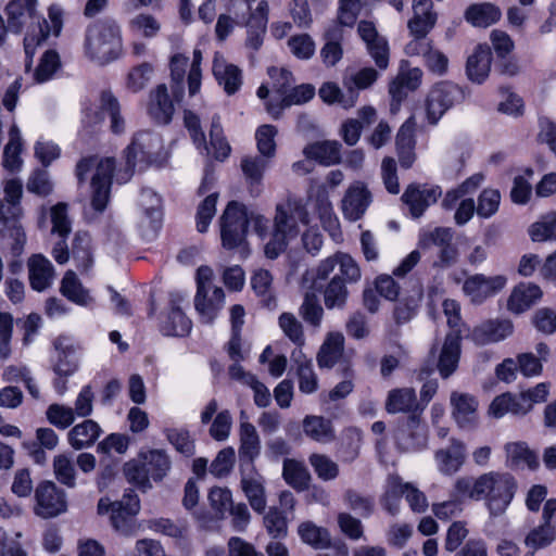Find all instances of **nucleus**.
<instances>
[{
	"instance_id": "f257e3e1",
	"label": "nucleus",
	"mask_w": 556,
	"mask_h": 556,
	"mask_svg": "<svg viewBox=\"0 0 556 556\" xmlns=\"http://www.w3.org/2000/svg\"><path fill=\"white\" fill-rule=\"evenodd\" d=\"M340 266L341 274L346 281L357 282L362 277V271L355 260L343 252H337L333 255L320 261L315 267H312L302 275L300 287L303 292V302L299 307V314L305 323L314 328L321 326L324 308L319 303L317 292L324 287L330 275Z\"/></svg>"
},
{
	"instance_id": "f03ea898",
	"label": "nucleus",
	"mask_w": 556,
	"mask_h": 556,
	"mask_svg": "<svg viewBox=\"0 0 556 556\" xmlns=\"http://www.w3.org/2000/svg\"><path fill=\"white\" fill-rule=\"evenodd\" d=\"M515 479L507 472L490 471L478 477L464 476L456 479L453 496L457 501H484L492 516L503 515L516 491Z\"/></svg>"
},
{
	"instance_id": "7ed1b4c3",
	"label": "nucleus",
	"mask_w": 556,
	"mask_h": 556,
	"mask_svg": "<svg viewBox=\"0 0 556 556\" xmlns=\"http://www.w3.org/2000/svg\"><path fill=\"white\" fill-rule=\"evenodd\" d=\"M300 224H309L306 204L299 198L288 195L275 206L270 238L264 245L265 256L269 260L277 258L300 235Z\"/></svg>"
},
{
	"instance_id": "20e7f679",
	"label": "nucleus",
	"mask_w": 556,
	"mask_h": 556,
	"mask_svg": "<svg viewBox=\"0 0 556 556\" xmlns=\"http://www.w3.org/2000/svg\"><path fill=\"white\" fill-rule=\"evenodd\" d=\"M83 51L85 56L99 65L117 60L123 53L122 28L111 17L89 23L84 33Z\"/></svg>"
},
{
	"instance_id": "39448f33",
	"label": "nucleus",
	"mask_w": 556,
	"mask_h": 556,
	"mask_svg": "<svg viewBox=\"0 0 556 556\" xmlns=\"http://www.w3.org/2000/svg\"><path fill=\"white\" fill-rule=\"evenodd\" d=\"M115 167L113 159L81 160L76 166L79 181H85L91 173V205L97 212H103L110 199L112 174Z\"/></svg>"
},
{
	"instance_id": "423d86ee",
	"label": "nucleus",
	"mask_w": 556,
	"mask_h": 556,
	"mask_svg": "<svg viewBox=\"0 0 556 556\" xmlns=\"http://www.w3.org/2000/svg\"><path fill=\"white\" fill-rule=\"evenodd\" d=\"M54 358L52 370L56 375L54 389L63 395L67 391V379L79 368L78 353L81 345L72 338L60 336L53 342Z\"/></svg>"
},
{
	"instance_id": "0eeeda50",
	"label": "nucleus",
	"mask_w": 556,
	"mask_h": 556,
	"mask_svg": "<svg viewBox=\"0 0 556 556\" xmlns=\"http://www.w3.org/2000/svg\"><path fill=\"white\" fill-rule=\"evenodd\" d=\"M34 514L41 519H52L67 511V495L52 481H42L34 494Z\"/></svg>"
},
{
	"instance_id": "6e6552de",
	"label": "nucleus",
	"mask_w": 556,
	"mask_h": 556,
	"mask_svg": "<svg viewBox=\"0 0 556 556\" xmlns=\"http://www.w3.org/2000/svg\"><path fill=\"white\" fill-rule=\"evenodd\" d=\"M463 100L462 89L448 81L434 85L426 99V118L430 125H437L442 116Z\"/></svg>"
},
{
	"instance_id": "1a4fd4ad",
	"label": "nucleus",
	"mask_w": 556,
	"mask_h": 556,
	"mask_svg": "<svg viewBox=\"0 0 556 556\" xmlns=\"http://www.w3.org/2000/svg\"><path fill=\"white\" fill-rule=\"evenodd\" d=\"M248 227V214L244 207L230 202L220 217V237L224 248L235 249L240 247L245 239Z\"/></svg>"
},
{
	"instance_id": "9d476101",
	"label": "nucleus",
	"mask_w": 556,
	"mask_h": 556,
	"mask_svg": "<svg viewBox=\"0 0 556 556\" xmlns=\"http://www.w3.org/2000/svg\"><path fill=\"white\" fill-rule=\"evenodd\" d=\"M162 150L163 141L156 134L150 131L137 132L125 150L128 169L132 170L137 162H157Z\"/></svg>"
},
{
	"instance_id": "9b49d317",
	"label": "nucleus",
	"mask_w": 556,
	"mask_h": 556,
	"mask_svg": "<svg viewBox=\"0 0 556 556\" xmlns=\"http://www.w3.org/2000/svg\"><path fill=\"white\" fill-rule=\"evenodd\" d=\"M140 511V501L134 492H127L121 501L114 502V511L110 516L111 525L115 531L125 536L137 533L139 526L136 516Z\"/></svg>"
},
{
	"instance_id": "f8f14e48",
	"label": "nucleus",
	"mask_w": 556,
	"mask_h": 556,
	"mask_svg": "<svg viewBox=\"0 0 556 556\" xmlns=\"http://www.w3.org/2000/svg\"><path fill=\"white\" fill-rule=\"evenodd\" d=\"M357 35L376 66L384 71L389 66L390 60V47L387 38L378 31L374 22L367 20L358 22Z\"/></svg>"
},
{
	"instance_id": "ddd939ff",
	"label": "nucleus",
	"mask_w": 556,
	"mask_h": 556,
	"mask_svg": "<svg viewBox=\"0 0 556 556\" xmlns=\"http://www.w3.org/2000/svg\"><path fill=\"white\" fill-rule=\"evenodd\" d=\"M240 488L251 508L263 514L267 507L265 478L255 469L253 463L241 466Z\"/></svg>"
},
{
	"instance_id": "4468645a",
	"label": "nucleus",
	"mask_w": 556,
	"mask_h": 556,
	"mask_svg": "<svg viewBox=\"0 0 556 556\" xmlns=\"http://www.w3.org/2000/svg\"><path fill=\"white\" fill-rule=\"evenodd\" d=\"M405 53L408 56H421L427 70L437 76L447 73L448 58L430 39L408 41L405 46Z\"/></svg>"
},
{
	"instance_id": "2eb2a0df",
	"label": "nucleus",
	"mask_w": 556,
	"mask_h": 556,
	"mask_svg": "<svg viewBox=\"0 0 556 556\" xmlns=\"http://www.w3.org/2000/svg\"><path fill=\"white\" fill-rule=\"evenodd\" d=\"M413 16L407 22L412 40L427 39V35L434 28L438 13L431 0H412Z\"/></svg>"
},
{
	"instance_id": "dca6fc26",
	"label": "nucleus",
	"mask_w": 556,
	"mask_h": 556,
	"mask_svg": "<svg viewBox=\"0 0 556 556\" xmlns=\"http://www.w3.org/2000/svg\"><path fill=\"white\" fill-rule=\"evenodd\" d=\"M507 283V278L503 275L484 276L476 274L468 277L463 285L464 293L473 303H482L490 296L504 289Z\"/></svg>"
},
{
	"instance_id": "f3484780",
	"label": "nucleus",
	"mask_w": 556,
	"mask_h": 556,
	"mask_svg": "<svg viewBox=\"0 0 556 556\" xmlns=\"http://www.w3.org/2000/svg\"><path fill=\"white\" fill-rule=\"evenodd\" d=\"M139 205L142 215L139 228L144 238L153 237L161 226L162 211L161 198L151 189H143L140 193Z\"/></svg>"
},
{
	"instance_id": "a211bd4d",
	"label": "nucleus",
	"mask_w": 556,
	"mask_h": 556,
	"mask_svg": "<svg viewBox=\"0 0 556 556\" xmlns=\"http://www.w3.org/2000/svg\"><path fill=\"white\" fill-rule=\"evenodd\" d=\"M442 195L439 186L409 185L402 194L403 202L408 206L413 217H420Z\"/></svg>"
},
{
	"instance_id": "6ab92c4d",
	"label": "nucleus",
	"mask_w": 556,
	"mask_h": 556,
	"mask_svg": "<svg viewBox=\"0 0 556 556\" xmlns=\"http://www.w3.org/2000/svg\"><path fill=\"white\" fill-rule=\"evenodd\" d=\"M370 203L371 193L367 186L362 181H355L349 186L342 198V213L351 222L358 220L363 217Z\"/></svg>"
},
{
	"instance_id": "aec40b11",
	"label": "nucleus",
	"mask_w": 556,
	"mask_h": 556,
	"mask_svg": "<svg viewBox=\"0 0 556 556\" xmlns=\"http://www.w3.org/2000/svg\"><path fill=\"white\" fill-rule=\"evenodd\" d=\"M452 417L460 428H472L478 424L479 402L472 394L453 391L450 397Z\"/></svg>"
},
{
	"instance_id": "412c9836",
	"label": "nucleus",
	"mask_w": 556,
	"mask_h": 556,
	"mask_svg": "<svg viewBox=\"0 0 556 556\" xmlns=\"http://www.w3.org/2000/svg\"><path fill=\"white\" fill-rule=\"evenodd\" d=\"M51 225V237H68L72 232V219L68 214V205L59 202L50 207H41L39 226Z\"/></svg>"
},
{
	"instance_id": "4be33fe9",
	"label": "nucleus",
	"mask_w": 556,
	"mask_h": 556,
	"mask_svg": "<svg viewBox=\"0 0 556 556\" xmlns=\"http://www.w3.org/2000/svg\"><path fill=\"white\" fill-rule=\"evenodd\" d=\"M307 201L314 204L325 229L336 236L339 232L340 225L333 214L326 188L321 185L312 184L307 191Z\"/></svg>"
},
{
	"instance_id": "5701e85b",
	"label": "nucleus",
	"mask_w": 556,
	"mask_h": 556,
	"mask_svg": "<svg viewBox=\"0 0 556 556\" xmlns=\"http://www.w3.org/2000/svg\"><path fill=\"white\" fill-rule=\"evenodd\" d=\"M212 72L218 85L228 94H235L242 85L241 70L229 63L223 54L216 52L213 60Z\"/></svg>"
},
{
	"instance_id": "b1692460",
	"label": "nucleus",
	"mask_w": 556,
	"mask_h": 556,
	"mask_svg": "<svg viewBox=\"0 0 556 556\" xmlns=\"http://www.w3.org/2000/svg\"><path fill=\"white\" fill-rule=\"evenodd\" d=\"M438 470L444 476H452L460 470L466 460V446L462 441L451 440L450 445L434 453Z\"/></svg>"
},
{
	"instance_id": "393cba45",
	"label": "nucleus",
	"mask_w": 556,
	"mask_h": 556,
	"mask_svg": "<svg viewBox=\"0 0 556 556\" xmlns=\"http://www.w3.org/2000/svg\"><path fill=\"white\" fill-rule=\"evenodd\" d=\"M225 303V293L222 288L206 291H197L194 308L204 324H213Z\"/></svg>"
},
{
	"instance_id": "a878e982",
	"label": "nucleus",
	"mask_w": 556,
	"mask_h": 556,
	"mask_svg": "<svg viewBox=\"0 0 556 556\" xmlns=\"http://www.w3.org/2000/svg\"><path fill=\"white\" fill-rule=\"evenodd\" d=\"M175 102H178L174 96H169L165 84L155 87L150 93L148 112L150 116L161 124L170 122L175 112Z\"/></svg>"
},
{
	"instance_id": "bb28decb",
	"label": "nucleus",
	"mask_w": 556,
	"mask_h": 556,
	"mask_svg": "<svg viewBox=\"0 0 556 556\" xmlns=\"http://www.w3.org/2000/svg\"><path fill=\"white\" fill-rule=\"evenodd\" d=\"M543 295L541 288L531 282L517 285L507 299V309L513 314H521L528 311Z\"/></svg>"
},
{
	"instance_id": "cd10ccee",
	"label": "nucleus",
	"mask_w": 556,
	"mask_h": 556,
	"mask_svg": "<svg viewBox=\"0 0 556 556\" xmlns=\"http://www.w3.org/2000/svg\"><path fill=\"white\" fill-rule=\"evenodd\" d=\"M397 446L405 452L422 448L427 444V435L416 416H412L407 422L397 428L395 433Z\"/></svg>"
},
{
	"instance_id": "c85d7f7f",
	"label": "nucleus",
	"mask_w": 556,
	"mask_h": 556,
	"mask_svg": "<svg viewBox=\"0 0 556 556\" xmlns=\"http://www.w3.org/2000/svg\"><path fill=\"white\" fill-rule=\"evenodd\" d=\"M459 332V330H453L445 337L438 361V369L443 378H448L457 368L460 356Z\"/></svg>"
},
{
	"instance_id": "c756f323",
	"label": "nucleus",
	"mask_w": 556,
	"mask_h": 556,
	"mask_svg": "<svg viewBox=\"0 0 556 556\" xmlns=\"http://www.w3.org/2000/svg\"><path fill=\"white\" fill-rule=\"evenodd\" d=\"M346 283L351 282L345 280L340 269L339 274L333 271L324 282L320 291H323L324 304L328 309L344 307L349 298Z\"/></svg>"
},
{
	"instance_id": "7c9ffc66",
	"label": "nucleus",
	"mask_w": 556,
	"mask_h": 556,
	"mask_svg": "<svg viewBox=\"0 0 556 556\" xmlns=\"http://www.w3.org/2000/svg\"><path fill=\"white\" fill-rule=\"evenodd\" d=\"M48 17L50 25L45 21L46 29L40 28V36L27 35L24 39V48L25 52L28 56H31L35 52L36 46L40 45L45 41L51 34L54 36H59L62 27H63V10L56 5L52 4L48 10Z\"/></svg>"
},
{
	"instance_id": "2f4dec72",
	"label": "nucleus",
	"mask_w": 556,
	"mask_h": 556,
	"mask_svg": "<svg viewBox=\"0 0 556 556\" xmlns=\"http://www.w3.org/2000/svg\"><path fill=\"white\" fill-rule=\"evenodd\" d=\"M315 96V88L312 85H300L293 88L289 93L282 96V98L274 102L270 100L266 103V111L274 118H278L281 115L283 109L291 105H300L308 102Z\"/></svg>"
},
{
	"instance_id": "473e14b6",
	"label": "nucleus",
	"mask_w": 556,
	"mask_h": 556,
	"mask_svg": "<svg viewBox=\"0 0 556 556\" xmlns=\"http://www.w3.org/2000/svg\"><path fill=\"white\" fill-rule=\"evenodd\" d=\"M27 265L31 288L36 291L47 289L54 276V268L51 262L41 254H35L28 260Z\"/></svg>"
},
{
	"instance_id": "72a5a7b5",
	"label": "nucleus",
	"mask_w": 556,
	"mask_h": 556,
	"mask_svg": "<svg viewBox=\"0 0 556 556\" xmlns=\"http://www.w3.org/2000/svg\"><path fill=\"white\" fill-rule=\"evenodd\" d=\"M341 144L334 140L318 141L307 144L303 153L307 160H314L321 165L330 166L341 161Z\"/></svg>"
},
{
	"instance_id": "f704fd0d",
	"label": "nucleus",
	"mask_w": 556,
	"mask_h": 556,
	"mask_svg": "<svg viewBox=\"0 0 556 556\" xmlns=\"http://www.w3.org/2000/svg\"><path fill=\"white\" fill-rule=\"evenodd\" d=\"M514 331L510 320H490L475 328L473 340L479 344L498 342L509 337Z\"/></svg>"
},
{
	"instance_id": "c9c22d12",
	"label": "nucleus",
	"mask_w": 556,
	"mask_h": 556,
	"mask_svg": "<svg viewBox=\"0 0 556 556\" xmlns=\"http://www.w3.org/2000/svg\"><path fill=\"white\" fill-rule=\"evenodd\" d=\"M344 336L341 332H329L317 353L320 368H332L343 355Z\"/></svg>"
},
{
	"instance_id": "e433bc0d",
	"label": "nucleus",
	"mask_w": 556,
	"mask_h": 556,
	"mask_svg": "<svg viewBox=\"0 0 556 556\" xmlns=\"http://www.w3.org/2000/svg\"><path fill=\"white\" fill-rule=\"evenodd\" d=\"M386 409L390 414L417 412L420 408L415 390L413 388L391 390L386 400Z\"/></svg>"
},
{
	"instance_id": "4c0bfd02",
	"label": "nucleus",
	"mask_w": 556,
	"mask_h": 556,
	"mask_svg": "<svg viewBox=\"0 0 556 556\" xmlns=\"http://www.w3.org/2000/svg\"><path fill=\"white\" fill-rule=\"evenodd\" d=\"M100 434V426L91 419H86L68 431L67 441L74 450L79 451L91 446Z\"/></svg>"
},
{
	"instance_id": "58836bf2",
	"label": "nucleus",
	"mask_w": 556,
	"mask_h": 556,
	"mask_svg": "<svg viewBox=\"0 0 556 556\" xmlns=\"http://www.w3.org/2000/svg\"><path fill=\"white\" fill-rule=\"evenodd\" d=\"M182 300L184 298L178 294L174 295L172 299L170 312L162 325V331L166 336L182 337L188 334L191 330V320L185 315L179 306V302Z\"/></svg>"
},
{
	"instance_id": "ea45409f",
	"label": "nucleus",
	"mask_w": 556,
	"mask_h": 556,
	"mask_svg": "<svg viewBox=\"0 0 556 556\" xmlns=\"http://www.w3.org/2000/svg\"><path fill=\"white\" fill-rule=\"evenodd\" d=\"M464 16L475 27H489L500 21L502 11L490 2L473 3L466 9Z\"/></svg>"
},
{
	"instance_id": "a19ab883",
	"label": "nucleus",
	"mask_w": 556,
	"mask_h": 556,
	"mask_svg": "<svg viewBox=\"0 0 556 556\" xmlns=\"http://www.w3.org/2000/svg\"><path fill=\"white\" fill-rule=\"evenodd\" d=\"M283 480L298 492L308 489L312 476L303 462L286 458L282 466Z\"/></svg>"
},
{
	"instance_id": "79ce46f5",
	"label": "nucleus",
	"mask_w": 556,
	"mask_h": 556,
	"mask_svg": "<svg viewBox=\"0 0 556 556\" xmlns=\"http://www.w3.org/2000/svg\"><path fill=\"white\" fill-rule=\"evenodd\" d=\"M492 54L488 46H478L467 60V75L475 83H482L489 75Z\"/></svg>"
},
{
	"instance_id": "37998d69",
	"label": "nucleus",
	"mask_w": 556,
	"mask_h": 556,
	"mask_svg": "<svg viewBox=\"0 0 556 556\" xmlns=\"http://www.w3.org/2000/svg\"><path fill=\"white\" fill-rule=\"evenodd\" d=\"M61 293L71 302L87 306L92 302L89 290L86 289L73 270H67L61 281Z\"/></svg>"
},
{
	"instance_id": "c03bdc74",
	"label": "nucleus",
	"mask_w": 556,
	"mask_h": 556,
	"mask_svg": "<svg viewBox=\"0 0 556 556\" xmlns=\"http://www.w3.org/2000/svg\"><path fill=\"white\" fill-rule=\"evenodd\" d=\"M507 465L511 468L534 469L539 466L538 457L523 442H511L505 445Z\"/></svg>"
},
{
	"instance_id": "a18cd8bd",
	"label": "nucleus",
	"mask_w": 556,
	"mask_h": 556,
	"mask_svg": "<svg viewBox=\"0 0 556 556\" xmlns=\"http://www.w3.org/2000/svg\"><path fill=\"white\" fill-rule=\"evenodd\" d=\"M326 43L320 50V58L326 66H334L343 56L341 41L343 31L339 26L329 27L325 31Z\"/></svg>"
},
{
	"instance_id": "49530a36",
	"label": "nucleus",
	"mask_w": 556,
	"mask_h": 556,
	"mask_svg": "<svg viewBox=\"0 0 556 556\" xmlns=\"http://www.w3.org/2000/svg\"><path fill=\"white\" fill-rule=\"evenodd\" d=\"M319 97L328 104H339L344 109L355 106L358 92L351 89L344 91L334 83H325L319 89Z\"/></svg>"
},
{
	"instance_id": "de8ad7c7",
	"label": "nucleus",
	"mask_w": 556,
	"mask_h": 556,
	"mask_svg": "<svg viewBox=\"0 0 556 556\" xmlns=\"http://www.w3.org/2000/svg\"><path fill=\"white\" fill-rule=\"evenodd\" d=\"M303 431L312 440L319 443H329L334 439L331 421L321 416H306L303 419Z\"/></svg>"
},
{
	"instance_id": "09e8293b",
	"label": "nucleus",
	"mask_w": 556,
	"mask_h": 556,
	"mask_svg": "<svg viewBox=\"0 0 556 556\" xmlns=\"http://www.w3.org/2000/svg\"><path fill=\"white\" fill-rule=\"evenodd\" d=\"M422 75V71L418 67L399 74L389 87V92L392 98L396 101H401L405 96L404 89L410 91L418 89L421 85Z\"/></svg>"
},
{
	"instance_id": "8fccbe9b",
	"label": "nucleus",
	"mask_w": 556,
	"mask_h": 556,
	"mask_svg": "<svg viewBox=\"0 0 556 556\" xmlns=\"http://www.w3.org/2000/svg\"><path fill=\"white\" fill-rule=\"evenodd\" d=\"M0 232L3 238L13 240L11 249L13 253L18 254L26 242V235L20 223L7 217V208L3 203H0Z\"/></svg>"
},
{
	"instance_id": "3c124183",
	"label": "nucleus",
	"mask_w": 556,
	"mask_h": 556,
	"mask_svg": "<svg viewBox=\"0 0 556 556\" xmlns=\"http://www.w3.org/2000/svg\"><path fill=\"white\" fill-rule=\"evenodd\" d=\"M147 527L154 531L177 540H185L189 533V525L186 520H172L168 518H155L147 521Z\"/></svg>"
},
{
	"instance_id": "603ef678",
	"label": "nucleus",
	"mask_w": 556,
	"mask_h": 556,
	"mask_svg": "<svg viewBox=\"0 0 556 556\" xmlns=\"http://www.w3.org/2000/svg\"><path fill=\"white\" fill-rule=\"evenodd\" d=\"M22 138L20 129L16 125H12L9 130V141L3 151V166L11 170H18L22 166L21 159Z\"/></svg>"
},
{
	"instance_id": "864d4df0",
	"label": "nucleus",
	"mask_w": 556,
	"mask_h": 556,
	"mask_svg": "<svg viewBox=\"0 0 556 556\" xmlns=\"http://www.w3.org/2000/svg\"><path fill=\"white\" fill-rule=\"evenodd\" d=\"M402 495H405L404 482L396 475L389 476L381 502L384 509L392 516L400 510Z\"/></svg>"
},
{
	"instance_id": "5fc2aeb1",
	"label": "nucleus",
	"mask_w": 556,
	"mask_h": 556,
	"mask_svg": "<svg viewBox=\"0 0 556 556\" xmlns=\"http://www.w3.org/2000/svg\"><path fill=\"white\" fill-rule=\"evenodd\" d=\"M139 458L144 463L150 476L154 480H162L170 467L168 456L161 450H151L139 454Z\"/></svg>"
},
{
	"instance_id": "6e6d98bb",
	"label": "nucleus",
	"mask_w": 556,
	"mask_h": 556,
	"mask_svg": "<svg viewBox=\"0 0 556 556\" xmlns=\"http://www.w3.org/2000/svg\"><path fill=\"white\" fill-rule=\"evenodd\" d=\"M298 532L304 543L316 548H325L330 545L331 540L328 530L312 521L302 522Z\"/></svg>"
},
{
	"instance_id": "4d7b16f0",
	"label": "nucleus",
	"mask_w": 556,
	"mask_h": 556,
	"mask_svg": "<svg viewBox=\"0 0 556 556\" xmlns=\"http://www.w3.org/2000/svg\"><path fill=\"white\" fill-rule=\"evenodd\" d=\"M90 236L85 231L75 233L72 247V255L78 268L87 270L92 265Z\"/></svg>"
},
{
	"instance_id": "13d9d810",
	"label": "nucleus",
	"mask_w": 556,
	"mask_h": 556,
	"mask_svg": "<svg viewBox=\"0 0 556 556\" xmlns=\"http://www.w3.org/2000/svg\"><path fill=\"white\" fill-rule=\"evenodd\" d=\"M188 64L189 58L180 53L170 59V90L177 101L184 97V80Z\"/></svg>"
},
{
	"instance_id": "bf43d9fd",
	"label": "nucleus",
	"mask_w": 556,
	"mask_h": 556,
	"mask_svg": "<svg viewBox=\"0 0 556 556\" xmlns=\"http://www.w3.org/2000/svg\"><path fill=\"white\" fill-rule=\"evenodd\" d=\"M240 453L245 455L250 463L258 455L261 443L255 427L242 420L240 424Z\"/></svg>"
},
{
	"instance_id": "052dcab7",
	"label": "nucleus",
	"mask_w": 556,
	"mask_h": 556,
	"mask_svg": "<svg viewBox=\"0 0 556 556\" xmlns=\"http://www.w3.org/2000/svg\"><path fill=\"white\" fill-rule=\"evenodd\" d=\"M207 500L217 519H224L233 506L232 493L228 488L213 486Z\"/></svg>"
},
{
	"instance_id": "680f3d73",
	"label": "nucleus",
	"mask_w": 556,
	"mask_h": 556,
	"mask_svg": "<svg viewBox=\"0 0 556 556\" xmlns=\"http://www.w3.org/2000/svg\"><path fill=\"white\" fill-rule=\"evenodd\" d=\"M268 159L263 155H247L241 160V170L250 185H258L262 181Z\"/></svg>"
},
{
	"instance_id": "e2e57ef3",
	"label": "nucleus",
	"mask_w": 556,
	"mask_h": 556,
	"mask_svg": "<svg viewBox=\"0 0 556 556\" xmlns=\"http://www.w3.org/2000/svg\"><path fill=\"white\" fill-rule=\"evenodd\" d=\"M316 476L323 481H332L339 477V465L329 456L319 453H313L308 457Z\"/></svg>"
},
{
	"instance_id": "0e129e2a",
	"label": "nucleus",
	"mask_w": 556,
	"mask_h": 556,
	"mask_svg": "<svg viewBox=\"0 0 556 556\" xmlns=\"http://www.w3.org/2000/svg\"><path fill=\"white\" fill-rule=\"evenodd\" d=\"M278 325L283 334L296 346L305 344V336L301 321L292 313H282Z\"/></svg>"
},
{
	"instance_id": "69168bd1",
	"label": "nucleus",
	"mask_w": 556,
	"mask_h": 556,
	"mask_svg": "<svg viewBox=\"0 0 556 556\" xmlns=\"http://www.w3.org/2000/svg\"><path fill=\"white\" fill-rule=\"evenodd\" d=\"M529 235L534 242L556 240V213L543 216L531 225Z\"/></svg>"
},
{
	"instance_id": "338daca9",
	"label": "nucleus",
	"mask_w": 556,
	"mask_h": 556,
	"mask_svg": "<svg viewBox=\"0 0 556 556\" xmlns=\"http://www.w3.org/2000/svg\"><path fill=\"white\" fill-rule=\"evenodd\" d=\"M53 472L56 480L68 486L76 484V471L72 458L66 454H59L53 458Z\"/></svg>"
},
{
	"instance_id": "774afa93",
	"label": "nucleus",
	"mask_w": 556,
	"mask_h": 556,
	"mask_svg": "<svg viewBox=\"0 0 556 556\" xmlns=\"http://www.w3.org/2000/svg\"><path fill=\"white\" fill-rule=\"evenodd\" d=\"M123 472L126 480L141 489L150 488L149 471L144 463L139 459H131L125 463Z\"/></svg>"
}]
</instances>
